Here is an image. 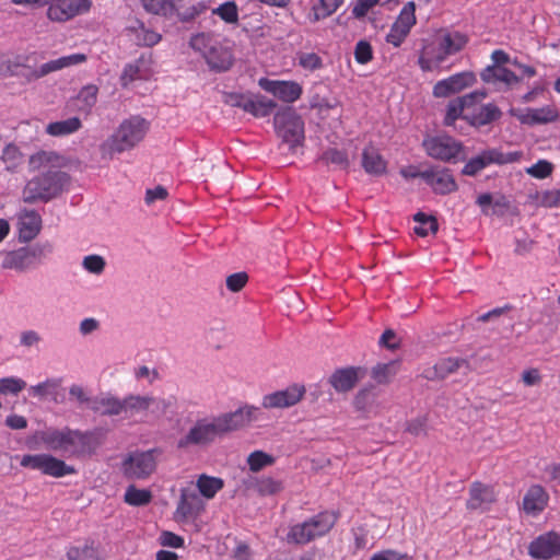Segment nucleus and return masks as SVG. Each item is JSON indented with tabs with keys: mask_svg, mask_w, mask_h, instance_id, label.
Wrapping results in <instances>:
<instances>
[{
	"mask_svg": "<svg viewBox=\"0 0 560 560\" xmlns=\"http://www.w3.org/2000/svg\"><path fill=\"white\" fill-rule=\"evenodd\" d=\"M258 407L245 405L235 411L197 419L189 430L178 439L177 448H206L218 439L257 420Z\"/></svg>",
	"mask_w": 560,
	"mask_h": 560,
	"instance_id": "nucleus-1",
	"label": "nucleus"
},
{
	"mask_svg": "<svg viewBox=\"0 0 560 560\" xmlns=\"http://www.w3.org/2000/svg\"><path fill=\"white\" fill-rule=\"evenodd\" d=\"M70 176L60 170H48L32 177L23 189V201L48 202L57 198L69 186Z\"/></svg>",
	"mask_w": 560,
	"mask_h": 560,
	"instance_id": "nucleus-2",
	"label": "nucleus"
},
{
	"mask_svg": "<svg viewBox=\"0 0 560 560\" xmlns=\"http://www.w3.org/2000/svg\"><path fill=\"white\" fill-rule=\"evenodd\" d=\"M149 121L141 116L125 119L106 140L103 148L109 153H122L141 142L149 130Z\"/></svg>",
	"mask_w": 560,
	"mask_h": 560,
	"instance_id": "nucleus-3",
	"label": "nucleus"
},
{
	"mask_svg": "<svg viewBox=\"0 0 560 560\" xmlns=\"http://www.w3.org/2000/svg\"><path fill=\"white\" fill-rule=\"evenodd\" d=\"M145 12L162 16L166 20L177 18L182 23L194 21L207 10L205 2H197L189 7L183 0H140Z\"/></svg>",
	"mask_w": 560,
	"mask_h": 560,
	"instance_id": "nucleus-4",
	"label": "nucleus"
},
{
	"mask_svg": "<svg viewBox=\"0 0 560 560\" xmlns=\"http://www.w3.org/2000/svg\"><path fill=\"white\" fill-rule=\"evenodd\" d=\"M32 57L18 56L15 59V71L13 77L23 78L26 82H32L47 75L50 72L61 70L67 67L82 63L86 60L84 54H72L69 56H62L58 59L50 60L39 68L33 67L30 61Z\"/></svg>",
	"mask_w": 560,
	"mask_h": 560,
	"instance_id": "nucleus-5",
	"label": "nucleus"
},
{
	"mask_svg": "<svg viewBox=\"0 0 560 560\" xmlns=\"http://www.w3.org/2000/svg\"><path fill=\"white\" fill-rule=\"evenodd\" d=\"M273 125L278 136L289 144L291 150L302 145L304 141V121L292 107L279 110L273 117Z\"/></svg>",
	"mask_w": 560,
	"mask_h": 560,
	"instance_id": "nucleus-6",
	"label": "nucleus"
},
{
	"mask_svg": "<svg viewBox=\"0 0 560 560\" xmlns=\"http://www.w3.org/2000/svg\"><path fill=\"white\" fill-rule=\"evenodd\" d=\"M522 158V151L503 152L498 148L486 149L466 162L462 168V174L466 176H476L491 164H512L518 162Z\"/></svg>",
	"mask_w": 560,
	"mask_h": 560,
	"instance_id": "nucleus-7",
	"label": "nucleus"
},
{
	"mask_svg": "<svg viewBox=\"0 0 560 560\" xmlns=\"http://www.w3.org/2000/svg\"><path fill=\"white\" fill-rule=\"evenodd\" d=\"M422 147L430 158L442 162H455L464 150L460 141L446 135L429 136L423 139Z\"/></svg>",
	"mask_w": 560,
	"mask_h": 560,
	"instance_id": "nucleus-8",
	"label": "nucleus"
},
{
	"mask_svg": "<svg viewBox=\"0 0 560 560\" xmlns=\"http://www.w3.org/2000/svg\"><path fill=\"white\" fill-rule=\"evenodd\" d=\"M20 464L22 467L40 470L44 475L55 478L75 472L73 466L67 465L62 459L49 454H27L22 457Z\"/></svg>",
	"mask_w": 560,
	"mask_h": 560,
	"instance_id": "nucleus-9",
	"label": "nucleus"
},
{
	"mask_svg": "<svg viewBox=\"0 0 560 560\" xmlns=\"http://www.w3.org/2000/svg\"><path fill=\"white\" fill-rule=\"evenodd\" d=\"M156 450L135 452L129 454L122 462L121 468L128 479H145L156 468Z\"/></svg>",
	"mask_w": 560,
	"mask_h": 560,
	"instance_id": "nucleus-10",
	"label": "nucleus"
},
{
	"mask_svg": "<svg viewBox=\"0 0 560 560\" xmlns=\"http://www.w3.org/2000/svg\"><path fill=\"white\" fill-rule=\"evenodd\" d=\"M305 394V387L300 384H293L284 389L276 390L262 397L261 406L265 409H284L295 406L302 400Z\"/></svg>",
	"mask_w": 560,
	"mask_h": 560,
	"instance_id": "nucleus-11",
	"label": "nucleus"
},
{
	"mask_svg": "<svg viewBox=\"0 0 560 560\" xmlns=\"http://www.w3.org/2000/svg\"><path fill=\"white\" fill-rule=\"evenodd\" d=\"M423 180L434 194L448 195L458 189L452 171L447 167L432 166L423 171Z\"/></svg>",
	"mask_w": 560,
	"mask_h": 560,
	"instance_id": "nucleus-12",
	"label": "nucleus"
},
{
	"mask_svg": "<svg viewBox=\"0 0 560 560\" xmlns=\"http://www.w3.org/2000/svg\"><path fill=\"white\" fill-rule=\"evenodd\" d=\"M487 97V92L485 90L474 91L464 96L456 97L447 104L446 114L443 120V124L447 127H451L455 124L458 118L465 120V116L467 115L468 108L474 105L476 102H480L481 100Z\"/></svg>",
	"mask_w": 560,
	"mask_h": 560,
	"instance_id": "nucleus-13",
	"label": "nucleus"
},
{
	"mask_svg": "<svg viewBox=\"0 0 560 560\" xmlns=\"http://www.w3.org/2000/svg\"><path fill=\"white\" fill-rule=\"evenodd\" d=\"M477 79L474 72L463 71L455 73L444 80L438 81L433 86L435 97H448L462 92L464 89L472 86Z\"/></svg>",
	"mask_w": 560,
	"mask_h": 560,
	"instance_id": "nucleus-14",
	"label": "nucleus"
},
{
	"mask_svg": "<svg viewBox=\"0 0 560 560\" xmlns=\"http://www.w3.org/2000/svg\"><path fill=\"white\" fill-rule=\"evenodd\" d=\"M534 559L548 560L560 556V535L553 530L539 535L528 546Z\"/></svg>",
	"mask_w": 560,
	"mask_h": 560,
	"instance_id": "nucleus-15",
	"label": "nucleus"
},
{
	"mask_svg": "<svg viewBox=\"0 0 560 560\" xmlns=\"http://www.w3.org/2000/svg\"><path fill=\"white\" fill-rule=\"evenodd\" d=\"M259 86L285 103H293L302 95V86L294 81H278L261 78Z\"/></svg>",
	"mask_w": 560,
	"mask_h": 560,
	"instance_id": "nucleus-16",
	"label": "nucleus"
},
{
	"mask_svg": "<svg viewBox=\"0 0 560 560\" xmlns=\"http://www.w3.org/2000/svg\"><path fill=\"white\" fill-rule=\"evenodd\" d=\"M509 114L516 117L521 124L535 126L552 122L558 119V110L550 105L540 108H526L524 110L511 108Z\"/></svg>",
	"mask_w": 560,
	"mask_h": 560,
	"instance_id": "nucleus-17",
	"label": "nucleus"
},
{
	"mask_svg": "<svg viewBox=\"0 0 560 560\" xmlns=\"http://www.w3.org/2000/svg\"><path fill=\"white\" fill-rule=\"evenodd\" d=\"M478 103L479 102L474 103V105L468 108L467 115L465 116V121L470 126L481 128L502 117V112L495 104L488 103L479 105Z\"/></svg>",
	"mask_w": 560,
	"mask_h": 560,
	"instance_id": "nucleus-18",
	"label": "nucleus"
},
{
	"mask_svg": "<svg viewBox=\"0 0 560 560\" xmlns=\"http://www.w3.org/2000/svg\"><path fill=\"white\" fill-rule=\"evenodd\" d=\"M365 369L361 366H348L337 369L329 377V384L338 393L350 392L358 382L364 377Z\"/></svg>",
	"mask_w": 560,
	"mask_h": 560,
	"instance_id": "nucleus-19",
	"label": "nucleus"
},
{
	"mask_svg": "<svg viewBox=\"0 0 560 560\" xmlns=\"http://www.w3.org/2000/svg\"><path fill=\"white\" fill-rule=\"evenodd\" d=\"M71 435V444H69L68 453L80 457L95 453L100 446V438L96 431L73 430Z\"/></svg>",
	"mask_w": 560,
	"mask_h": 560,
	"instance_id": "nucleus-20",
	"label": "nucleus"
},
{
	"mask_svg": "<svg viewBox=\"0 0 560 560\" xmlns=\"http://www.w3.org/2000/svg\"><path fill=\"white\" fill-rule=\"evenodd\" d=\"M88 9V0H57L49 5L47 15L51 21L63 22Z\"/></svg>",
	"mask_w": 560,
	"mask_h": 560,
	"instance_id": "nucleus-21",
	"label": "nucleus"
},
{
	"mask_svg": "<svg viewBox=\"0 0 560 560\" xmlns=\"http://www.w3.org/2000/svg\"><path fill=\"white\" fill-rule=\"evenodd\" d=\"M463 366L469 369V363L466 359L452 357L443 358L433 366L425 369L422 375L429 381L444 380Z\"/></svg>",
	"mask_w": 560,
	"mask_h": 560,
	"instance_id": "nucleus-22",
	"label": "nucleus"
},
{
	"mask_svg": "<svg viewBox=\"0 0 560 560\" xmlns=\"http://www.w3.org/2000/svg\"><path fill=\"white\" fill-rule=\"evenodd\" d=\"M549 494L540 485L530 486L523 498V510L528 515L540 514L548 505Z\"/></svg>",
	"mask_w": 560,
	"mask_h": 560,
	"instance_id": "nucleus-23",
	"label": "nucleus"
},
{
	"mask_svg": "<svg viewBox=\"0 0 560 560\" xmlns=\"http://www.w3.org/2000/svg\"><path fill=\"white\" fill-rule=\"evenodd\" d=\"M42 230V217L35 210H23L19 215V238L28 243L34 240Z\"/></svg>",
	"mask_w": 560,
	"mask_h": 560,
	"instance_id": "nucleus-24",
	"label": "nucleus"
},
{
	"mask_svg": "<svg viewBox=\"0 0 560 560\" xmlns=\"http://www.w3.org/2000/svg\"><path fill=\"white\" fill-rule=\"evenodd\" d=\"M206 62L210 69L223 72L229 70L233 65V55L231 50L219 42H214L205 56Z\"/></svg>",
	"mask_w": 560,
	"mask_h": 560,
	"instance_id": "nucleus-25",
	"label": "nucleus"
},
{
	"mask_svg": "<svg viewBox=\"0 0 560 560\" xmlns=\"http://www.w3.org/2000/svg\"><path fill=\"white\" fill-rule=\"evenodd\" d=\"M361 165L365 173L372 176H382L387 171V162L380 150L370 144L365 147L361 154Z\"/></svg>",
	"mask_w": 560,
	"mask_h": 560,
	"instance_id": "nucleus-26",
	"label": "nucleus"
},
{
	"mask_svg": "<svg viewBox=\"0 0 560 560\" xmlns=\"http://www.w3.org/2000/svg\"><path fill=\"white\" fill-rule=\"evenodd\" d=\"M71 435H74L73 429L68 427L61 430L47 429L40 432V440L49 450L68 453L69 444H71Z\"/></svg>",
	"mask_w": 560,
	"mask_h": 560,
	"instance_id": "nucleus-27",
	"label": "nucleus"
},
{
	"mask_svg": "<svg viewBox=\"0 0 560 560\" xmlns=\"http://www.w3.org/2000/svg\"><path fill=\"white\" fill-rule=\"evenodd\" d=\"M494 501L495 495L492 487L483 485L480 481H474L469 488V499L466 502V508L470 511H475Z\"/></svg>",
	"mask_w": 560,
	"mask_h": 560,
	"instance_id": "nucleus-28",
	"label": "nucleus"
},
{
	"mask_svg": "<svg viewBox=\"0 0 560 560\" xmlns=\"http://www.w3.org/2000/svg\"><path fill=\"white\" fill-rule=\"evenodd\" d=\"M247 489H254L260 497L276 495L283 491L284 483L271 476L249 477L244 480Z\"/></svg>",
	"mask_w": 560,
	"mask_h": 560,
	"instance_id": "nucleus-29",
	"label": "nucleus"
},
{
	"mask_svg": "<svg viewBox=\"0 0 560 560\" xmlns=\"http://www.w3.org/2000/svg\"><path fill=\"white\" fill-rule=\"evenodd\" d=\"M203 510L200 497L195 492L182 490L176 513L183 518L195 517Z\"/></svg>",
	"mask_w": 560,
	"mask_h": 560,
	"instance_id": "nucleus-30",
	"label": "nucleus"
},
{
	"mask_svg": "<svg viewBox=\"0 0 560 560\" xmlns=\"http://www.w3.org/2000/svg\"><path fill=\"white\" fill-rule=\"evenodd\" d=\"M92 411L101 416H119L122 413L121 399L109 394L94 396Z\"/></svg>",
	"mask_w": 560,
	"mask_h": 560,
	"instance_id": "nucleus-31",
	"label": "nucleus"
},
{
	"mask_svg": "<svg viewBox=\"0 0 560 560\" xmlns=\"http://www.w3.org/2000/svg\"><path fill=\"white\" fill-rule=\"evenodd\" d=\"M480 77L486 83L503 82L506 85H513L521 80L512 70L497 66L486 67L481 71Z\"/></svg>",
	"mask_w": 560,
	"mask_h": 560,
	"instance_id": "nucleus-32",
	"label": "nucleus"
},
{
	"mask_svg": "<svg viewBox=\"0 0 560 560\" xmlns=\"http://www.w3.org/2000/svg\"><path fill=\"white\" fill-rule=\"evenodd\" d=\"M2 267L21 272L34 268L25 247L9 252L3 259Z\"/></svg>",
	"mask_w": 560,
	"mask_h": 560,
	"instance_id": "nucleus-33",
	"label": "nucleus"
},
{
	"mask_svg": "<svg viewBox=\"0 0 560 560\" xmlns=\"http://www.w3.org/2000/svg\"><path fill=\"white\" fill-rule=\"evenodd\" d=\"M336 515L324 512L319 513L305 522L307 523L310 530L314 534V539L327 534L336 523Z\"/></svg>",
	"mask_w": 560,
	"mask_h": 560,
	"instance_id": "nucleus-34",
	"label": "nucleus"
},
{
	"mask_svg": "<svg viewBox=\"0 0 560 560\" xmlns=\"http://www.w3.org/2000/svg\"><path fill=\"white\" fill-rule=\"evenodd\" d=\"M155 401L151 396L129 395L121 399L122 413L133 416L137 412L145 411Z\"/></svg>",
	"mask_w": 560,
	"mask_h": 560,
	"instance_id": "nucleus-35",
	"label": "nucleus"
},
{
	"mask_svg": "<svg viewBox=\"0 0 560 560\" xmlns=\"http://www.w3.org/2000/svg\"><path fill=\"white\" fill-rule=\"evenodd\" d=\"M277 107V103L266 96L259 95L255 98H249L247 102L246 110L255 117H267Z\"/></svg>",
	"mask_w": 560,
	"mask_h": 560,
	"instance_id": "nucleus-36",
	"label": "nucleus"
},
{
	"mask_svg": "<svg viewBox=\"0 0 560 560\" xmlns=\"http://www.w3.org/2000/svg\"><path fill=\"white\" fill-rule=\"evenodd\" d=\"M377 394L374 386L364 387L358 392L353 399L355 410L372 412L376 406Z\"/></svg>",
	"mask_w": 560,
	"mask_h": 560,
	"instance_id": "nucleus-37",
	"label": "nucleus"
},
{
	"mask_svg": "<svg viewBox=\"0 0 560 560\" xmlns=\"http://www.w3.org/2000/svg\"><path fill=\"white\" fill-rule=\"evenodd\" d=\"M82 122L78 117H71L66 120L54 121L47 125L46 131L54 137L67 136L78 131Z\"/></svg>",
	"mask_w": 560,
	"mask_h": 560,
	"instance_id": "nucleus-38",
	"label": "nucleus"
},
{
	"mask_svg": "<svg viewBox=\"0 0 560 560\" xmlns=\"http://www.w3.org/2000/svg\"><path fill=\"white\" fill-rule=\"evenodd\" d=\"M68 560H98V550L93 540H85L83 546H71L67 550Z\"/></svg>",
	"mask_w": 560,
	"mask_h": 560,
	"instance_id": "nucleus-39",
	"label": "nucleus"
},
{
	"mask_svg": "<svg viewBox=\"0 0 560 560\" xmlns=\"http://www.w3.org/2000/svg\"><path fill=\"white\" fill-rule=\"evenodd\" d=\"M440 49L444 54L455 55L467 44V37L459 32L447 33L439 39Z\"/></svg>",
	"mask_w": 560,
	"mask_h": 560,
	"instance_id": "nucleus-40",
	"label": "nucleus"
},
{
	"mask_svg": "<svg viewBox=\"0 0 560 560\" xmlns=\"http://www.w3.org/2000/svg\"><path fill=\"white\" fill-rule=\"evenodd\" d=\"M224 487V481L219 477L200 475L197 479V488L202 497L212 499Z\"/></svg>",
	"mask_w": 560,
	"mask_h": 560,
	"instance_id": "nucleus-41",
	"label": "nucleus"
},
{
	"mask_svg": "<svg viewBox=\"0 0 560 560\" xmlns=\"http://www.w3.org/2000/svg\"><path fill=\"white\" fill-rule=\"evenodd\" d=\"M413 220L419 223V225L413 228V232L418 236L425 237L430 232L435 234L439 230V223L433 215H429L420 211L413 215Z\"/></svg>",
	"mask_w": 560,
	"mask_h": 560,
	"instance_id": "nucleus-42",
	"label": "nucleus"
},
{
	"mask_svg": "<svg viewBox=\"0 0 560 560\" xmlns=\"http://www.w3.org/2000/svg\"><path fill=\"white\" fill-rule=\"evenodd\" d=\"M98 88L94 84L83 86L77 95L78 108L90 113L97 102Z\"/></svg>",
	"mask_w": 560,
	"mask_h": 560,
	"instance_id": "nucleus-43",
	"label": "nucleus"
},
{
	"mask_svg": "<svg viewBox=\"0 0 560 560\" xmlns=\"http://www.w3.org/2000/svg\"><path fill=\"white\" fill-rule=\"evenodd\" d=\"M124 500L132 506H144L151 502L152 492L148 489H138L135 485H130L126 489Z\"/></svg>",
	"mask_w": 560,
	"mask_h": 560,
	"instance_id": "nucleus-44",
	"label": "nucleus"
},
{
	"mask_svg": "<svg viewBox=\"0 0 560 560\" xmlns=\"http://www.w3.org/2000/svg\"><path fill=\"white\" fill-rule=\"evenodd\" d=\"M398 362L378 363L372 368L371 376L378 384H387L397 374Z\"/></svg>",
	"mask_w": 560,
	"mask_h": 560,
	"instance_id": "nucleus-45",
	"label": "nucleus"
},
{
	"mask_svg": "<svg viewBox=\"0 0 560 560\" xmlns=\"http://www.w3.org/2000/svg\"><path fill=\"white\" fill-rule=\"evenodd\" d=\"M287 540L290 544L305 545L314 540V534L310 530L307 523L303 522L290 527Z\"/></svg>",
	"mask_w": 560,
	"mask_h": 560,
	"instance_id": "nucleus-46",
	"label": "nucleus"
},
{
	"mask_svg": "<svg viewBox=\"0 0 560 560\" xmlns=\"http://www.w3.org/2000/svg\"><path fill=\"white\" fill-rule=\"evenodd\" d=\"M25 249L30 256V259L35 267L40 265L54 250V246L50 242H38L30 246H25Z\"/></svg>",
	"mask_w": 560,
	"mask_h": 560,
	"instance_id": "nucleus-47",
	"label": "nucleus"
},
{
	"mask_svg": "<svg viewBox=\"0 0 560 560\" xmlns=\"http://www.w3.org/2000/svg\"><path fill=\"white\" fill-rule=\"evenodd\" d=\"M318 161L326 165L334 164L342 170H347L350 165L347 152L336 148H329L324 151Z\"/></svg>",
	"mask_w": 560,
	"mask_h": 560,
	"instance_id": "nucleus-48",
	"label": "nucleus"
},
{
	"mask_svg": "<svg viewBox=\"0 0 560 560\" xmlns=\"http://www.w3.org/2000/svg\"><path fill=\"white\" fill-rule=\"evenodd\" d=\"M276 458L264 452V451H254L252 452L246 459V463L252 472H258L267 466L273 465Z\"/></svg>",
	"mask_w": 560,
	"mask_h": 560,
	"instance_id": "nucleus-49",
	"label": "nucleus"
},
{
	"mask_svg": "<svg viewBox=\"0 0 560 560\" xmlns=\"http://www.w3.org/2000/svg\"><path fill=\"white\" fill-rule=\"evenodd\" d=\"M342 3L343 0H318V3L314 5L315 21L330 16Z\"/></svg>",
	"mask_w": 560,
	"mask_h": 560,
	"instance_id": "nucleus-50",
	"label": "nucleus"
},
{
	"mask_svg": "<svg viewBox=\"0 0 560 560\" xmlns=\"http://www.w3.org/2000/svg\"><path fill=\"white\" fill-rule=\"evenodd\" d=\"M225 23L235 24L238 22V9L234 1H226L212 11Z\"/></svg>",
	"mask_w": 560,
	"mask_h": 560,
	"instance_id": "nucleus-51",
	"label": "nucleus"
},
{
	"mask_svg": "<svg viewBox=\"0 0 560 560\" xmlns=\"http://www.w3.org/2000/svg\"><path fill=\"white\" fill-rule=\"evenodd\" d=\"M416 4L415 2L410 1L406 3L400 11L397 20L394 22L407 30H411V27L416 24Z\"/></svg>",
	"mask_w": 560,
	"mask_h": 560,
	"instance_id": "nucleus-52",
	"label": "nucleus"
},
{
	"mask_svg": "<svg viewBox=\"0 0 560 560\" xmlns=\"http://www.w3.org/2000/svg\"><path fill=\"white\" fill-rule=\"evenodd\" d=\"M215 40L211 35L206 33H199L191 36L189 45L194 50L201 52L202 56L205 57L206 52H208V49L211 48Z\"/></svg>",
	"mask_w": 560,
	"mask_h": 560,
	"instance_id": "nucleus-53",
	"label": "nucleus"
},
{
	"mask_svg": "<svg viewBox=\"0 0 560 560\" xmlns=\"http://www.w3.org/2000/svg\"><path fill=\"white\" fill-rule=\"evenodd\" d=\"M26 386V383L18 377H4L0 378V394H13L16 395L22 392Z\"/></svg>",
	"mask_w": 560,
	"mask_h": 560,
	"instance_id": "nucleus-54",
	"label": "nucleus"
},
{
	"mask_svg": "<svg viewBox=\"0 0 560 560\" xmlns=\"http://www.w3.org/2000/svg\"><path fill=\"white\" fill-rule=\"evenodd\" d=\"M552 171L553 165L547 160H539L537 163L526 170L527 174L538 179H544L550 176Z\"/></svg>",
	"mask_w": 560,
	"mask_h": 560,
	"instance_id": "nucleus-55",
	"label": "nucleus"
},
{
	"mask_svg": "<svg viewBox=\"0 0 560 560\" xmlns=\"http://www.w3.org/2000/svg\"><path fill=\"white\" fill-rule=\"evenodd\" d=\"M354 59L360 65H366L373 59V49L369 42L359 40L354 48Z\"/></svg>",
	"mask_w": 560,
	"mask_h": 560,
	"instance_id": "nucleus-56",
	"label": "nucleus"
},
{
	"mask_svg": "<svg viewBox=\"0 0 560 560\" xmlns=\"http://www.w3.org/2000/svg\"><path fill=\"white\" fill-rule=\"evenodd\" d=\"M82 265L89 272L101 275L105 269L106 262L100 255H89L84 257Z\"/></svg>",
	"mask_w": 560,
	"mask_h": 560,
	"instance_id": "nucleus-57",
	"label": "nucleus"
},
{
	"mask_svg": "<svg viewBox=\"0 0 560 560\" xmlns=\"http://www.w3.org/2000/svg\"><path fill=\"white\" fill-rule=\"evenodd\" d=\"M299 65L306 70L314 71L323 67V60L315 52H303L299 56Z\"/></svg>",
	"mask_w": 560,
	"mask_h": 560,
	"instance_id": "nucleus-58",
	"label": "nucleus"
},
{
	"mask_svg": "<svg viewBox=\"0 0 560 560\" xmlns=\"http://www.w3.org/2000/svg\"><path fill=\"white\" fill-rule=\"evenodd\" d=\"M409 32V30L394 23L389 30V33L386 35V42L394 45L395 47H399L408 36Z\"/></svg>",
	"mask_w": 560,
	"mask_h": 560,
	"instance_id": "nucleus-59",
	"label": "nucleus"
},
{
	"mask_svg": "<svg viewBox=\"0 0 560 560\" xmlns=\"http://www.w3.org/2000/svg\"><path fill=\"white\" fill-rule=\"evenodd\" d=\"M1 159L4 163L8 164V168L15 167L21 160L20 149L12 143L5 145L2 151Z\"/></svg>",
	"mask_w": 560,
	"mask_h": 560,
	"instance_id": "nucleus-60",
	"label": "nucleus"
},
{
	"mask_svg": "<svg viewBox=\"0 0 560 560\" xmlns=\"http://www.w3.org/2000/svg\"><path fill=\"white\" fill-rule=\"evenodd\" d=\"M248 276L246 272H235L226 278V288L232 292L241 291L247 283Z\"/></svg>",
	"mask_w": 560,
	"mask_h": 560,
	"instance_id": "nucleus-61",
	"label": "nucleus"
},
{
	"mask_svg": "<svg viewBox=\"0 0 560 560\" xmlns=\"http://www.w3.org/2000/svg\"><path fill=\"white\" fill-rule=\"evenodd\" d=\"M69 395L77 399L79 405H85L86 408L92 410V401L94 397L89 396L82 386L77 384L72 385L69 389Z\"/></svg>",
	"mask_w": 560,
	"mask_h": 560,
	"instance_id": "nucleus-62",
	"label": "nucleus"
},
{
	"mask_svg": "<svg viewBox=\"0 0 560 560\" xmlns=\"http://www.w3.org/2000/svg\"><path fill=\"white\" fill-rule=\"evenodd\" d=\"M159 541L164 547L180 548L184 546V538L168 530L161 533Z\"/></svg>",
	"mask_w": 560,
	"mask_h": 560,
	"instance_id": "nucleus-63",
	"label": "nucleus"
},
{
	"mask_svg": "<svg viewBox=\"0 0 560 560\" xmlns=\"http://www.w3.org/2000/svg\"><path fill=\"white\" fill-rule=\"evenodd\" d=\"M406 431L415 436L427 434V418L418 417L408 421Z\"/></svg>",
	"mask_w": 560,
	"mask_h": 560,
	"instance_id": "nucleus-64",
	"label": "nucleus"
}]
</instances>
